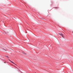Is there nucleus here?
I'll return each mask as SVG.
<instances>
[{
    "label": "nucleus",
    "instance_id": "1",
    "mask_svg": "<svg viewBox=\"0 0 73 73\" xmlns=\"http://www.w3.org/2000/svg\"><path fill=\"white\" fill-rule=\"evenodd\" d=\"M10 61H11V62H12V63H13V64H14V65H16L15 64V63H13V62H12L10 60Z\"/></svg>",
    "mask_w": 73,
    "mask_h": 73
},
{
    "label": "nucleus",
    "instance_id": "3",
    "mask_svg": "<svg viewBox=\"0 0 73 73\" xmlns=\"http://www.w3.org/2000/svg\"><path fill=\"white\" fill-rule=\"evenodd\" d=\"M25 54H26L25 53H24Z\"/></svg>",
    "mask_w": 73,
    "mask_h": 73
},
{
    "label": "nucleus",
    "instance_id": "2",
    "mask_svg": "<svg viewBox=\"0 0 73 73\" xmlns=\"http://www.w3.org/2000/svg\"><path fill=\"white\" fill-rule=\"evenodd\" d=\"M61 35H62V36H62V34H61Z\"/></svg>",
    "mask_w": 73,
    "mask_h": 73
}]
</instances>
